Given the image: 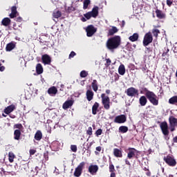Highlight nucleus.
<instances>
[{
	"instance_id": "obj_1",
	"label": "nucleus",
	"mask_w": 177,
	"mask_h": 177,
	"mask_svg": "<svg viewBox=\"0 0 177 177\" xmlns=\"http://www.w3.org/2000/svg\"><path fill=\"white\" fill-rule=\"evenodd\" d=\"M144 91L145 95H142L139 98V104L142 106H146L148 102V100L153 106H158L159 104V98L154 92L151 91L147 88H144L142 89Z\"/></svg>"
},
{
	"instance_id": "obj_2",
	"label": "nucleus",
	"mask_w": 177,
	"mask_h": 177,
	"mask_svg": "<svg viewBox=\"0 0 177 177\" xmlns=\"http://www.w3.org/2000/svg\"><path fill=\"white\" fill-rule=\"evenodd\" d=\"M120 45H121V37L120 35H115L106 41V48L111 51L118 49Z\"/></svg>"
},
{
	"instance_id": "obj_3",
	"label": "nucleus",
	"mask_w": 177,
	"mask_h": 177,
	"mask_svg": "<svg viewBox=\"0 0 177 177\" xmlns=\"http://www.w3.org/2000/svg\"><path fill=\"white\" fill-rule=\"evenodd\" d=\"M14 129H17L14 131V140H20V137L21 136V131L24 129L21 123H17L13 126Z\"/></svg>"
},
{
	"instance_id": "obj_4",
	"label": "nucleus",
	"mask_w": 177,
	"mask_h": 177,
	"mask_svg": "<svg viewBox=\"0 0 177 177\" xmlns=\"http://www.w3.org/2000/svg\"><path fill=\"white\" fill-rule=\"evenodd\" d=\"M98 14L99 8L97 7V6H95V7L93 8V10L91 11L86 12V14L84 15V17L86 18L87 20H89L91 17H97Z\"/></svg>"
},
{
	"instance_id": "obj_5",
	"label": "nucleus",
	"mask_w": 177,
	"mask_h": 177,
	"mask_svg": "<svg viewBox=\"0 0 177 177\" xmlns=\"http://www.w3.org/2000/svg\"><path fill=\"white\" fill-rule=\"evenodd\" d=\"M163 161L165 162V164L170 167H175L177 165L176 160L174 156L168 155L165 156L163 158Z\"/></svg>"
},
{
	"instance_id": "obj_6",
	"label": "nucleus",
	"mask_w": 177,
	"mask_h": 177,
	"mask_svg": "<svg viewBox=\"0 0 177 177\" xmlns=\"http://www.w3.org/2000/svg\"><path fill=\"white\" fill-rule=\"evenodd\" d=\"M102 104L104 105V109L105 110H109L111 108V100L109 96L106 95V94L101 95Z\"/></svg>"
},
{
	"instance_id": "obj_7",
	"label": "nucleus",
	"mask_w": 177,
	"mask_h": 177,
	"mask_svg": "<svg viewBox=\"0 0 177 177\" xmlns=\"http://www.w3.org/2000/svg\"><path fill=\"white\" fill-rule=\"evenodd\" d=\"M153 40V35L151 34V32H147L143 39V45L145 47L148 46L149 44H151Z\"/></svg>"
},
{
	"instance_id": "obj_8",
	"label": "nucleus",
	"mask_w": 177,
	"mask_h": 177,
	"mask_svg": "<svg viewBox=\"0 0 177 177\" xmlns=\"http://www.w3.org/2000/svg\"><path fill=\"white\" fill-rule=\"evenodd\" d=\"M86 165V162H82L79 164V165L75 168L74 176L75 177H80L82 176V173L83 172V169Z\"/></svg>"
},
{
	"instance_id": "obj_9",
	"label": "nucleus",
	"mask_w": 177,
	"mask_h": 177,
	"mask_svg": "<svg viewBox=\"0 0 177 177\" xmlns=\"http://www.w3.org/2000/svg\"><path fill=\"white\" fill-rule=\"evenodd\" d=\"M97 31V28H95L93 25H88L86 28V36L91 37Z\"/></svg>"
},
{
	"instance_id": "obj_10",
	"label": "nucleus",
	"mask_w": 177,
	"mask_h": 177,
	"mask_svg": "<svg viewBox=\"0 0 177 177\" xmlns=\"http://www.w3.org/2000/svg\"><path fill=\"white\" fill-rule=\"evenodd\" d=\"M125 93L128 95V97H136V95H138V90L133 88V86H131L125 90Z\"/></svg>"
},
{
	"instance_id": "obj_11",
	"label": "nucleus",
	"mask_w": 177,
	"mask_h": 177,
	"mask_svg": "<svg viewBox=\"0 0 177 177\" xmlns=\"http://www.w3.org/2000/svg\"><path fill=\"white\" fill-rule=\"evenodd\" d=\"M160 129L164 136H168L169 134L167 122H162L160 123Z\"/></svg>"
},
{
	"instance_id": "obj_12",
	"label": "nucleus",
	"mask_w": 177,
	"mask_h": 177,
	"mask_svg": "<svg viewBox=\"0 0 177 177\" xmlns=\"http://www.w3.org/2000/svg\"><path fill=\"white\" fill-rule=\"evenodd\" d=\"M52 59L49 55L45 54L41 55V62L44 65H50L51 64Z\"/></svg>"
},
{
	"instance_id": "obj_13",
	"label": "nucleus",
	"mask_w": 177,
	"mask_h": 177,
	"mask_svg": "<svg viewBox=\"0 0 177 177\" xmlns=\"http://www.w3.org/2000/svg\"><path fill=\"white\" fill-rule=\"evenodd\" d=\"M114 122L116 124H124L127 122V116L124 115H120L115 118Z\"/></svg>"
},
{
	"instance_id": "obj_14",
	"label": "nucleus",
	"mask_w": 177,
	"mask_h": 177,
	"mask_svg": "<svg viewBox=\"0 0 177 177\" xmlns=\"http://www.w3.org/2000/svg\"><path fill=\"white\" fill-rule=\"evenodd\" d=\"M155 13L158 19H165L167 15L165 12L159 10L158 7L156 8Z\"/></svg>"
},
{
	"instance_id": "obj_15",
	"label": "nucleus",
	"mask_w": 177,
	"mask_h": 177,
	"mask_svg": "<svg viewBox=\"0 0 177 177\" xmlns=\"http://www.w3.org/2000/svg\"><path fill=\"white\" fill-rule=\"evenodd\" d=\"M17 107L15 104H11L7 106V108L4 109L5 114L9 115L10 113L16 110Z\"/></svg>"
},
{
	"instance_id": "obj_16",
	"label": "nucleus",
	"mask_w": 177,
	"mask_h": 177,
	"mask_svg": "<svg viewBox=\"0 0 177 177\" xmlns=\"http://www.w3.org/2000/svg\"><path fill=\"white\" fill-rule=\"evenodd\" d=\"M73 104L74 101H73V100H68L64 103L62 108L64 110H67L68 109L71 108V106H73Z\"/></svg>"
},
{
	"instance_id": "obj_17",
	"label": "nucleus",
	"mask_w": 177,
	"mask_h": 177,
	"mask_svg": "<svg viewBox=\"0 0 177 177\" xmlns=\"http://www.w3.org/2000/svg\"><path fill=\"white\" fill-rule=\"evenodd\" d=\"M136 151H137V149H136L134 148H129L128 153H127V158L132 159L133 158H135Z\"/></svg>"
},
{
	"instance_id": "obj_18",
	"label": "nucleus",
	"mask_w": 177,
	"mask_h": 177,
	"mask_svg": "<svg viewBox=\"0 0 177 177\" xmlns=\"http://www.w3.org/2000/svg\"><path fill=\"white\" fill-rule=\"evenodd\" d=\"M119 29L115 26H112L111 28L109 29L108 36H114L115 34L118 33Z\"/></svg>"
},
{
	"instance_id": "obj_19",
	"label": "nucleus",
	"mask_w": 177,
	"mask_h": 177,
	"mask_svg": "<svg viewBox=\"0 0 177 177\" xmlns=\"http://www.w3.org/2000/svg\"><path fill=\"white\" fill-rule=\"evenodd\" d=\"M99 167L97 165H90L88 167V171L91 175L95 174L97 172Z\"/></svg>"
},
{
	"instance_id": "obj_20",
	"label": "nucleus",
	"mask_w": 177,
	"mask_h": 177,
	"mask_svg": "<svg viewBox=\"0 0 177 177\" xmlns=\"http://www.w3.org/2000/svg\"><path fill=\"white\" fill-rule=\"evenodd\" d=\"M86 96L87 98V101L91 102L93 99L94 93L92 91V90L88 89L86 92Z\"/></svg>"
},
{
	"instance_id": "obj_21",
	"label": "nucleus",
	"mask_w": 177,
	"mask_h": 177,
	"mask_svg": "<svg viewBox=\"0 0 177 177\" xmlns=\"http://www.w3.org/2000/svg\"><path fill=\"white\" fill-rule=\"evenodd\" d=\"M17 8L16 6H12L11 8V13L10 14V18H15L17 17Z\"/></svg>"
},
{
	"instance_id": "obj_22",
	"label": "nucleus",
	"mask_w": 177,
	"mask_h": 177,
	"mask_svg": "<svg viewBox=\"0 0 177 177\" xmlns=\"http://www.w3.org/2000/svg\"><path fill=\"white\" fill-rule=\"evenodd\" d=\"M11 24V20L9 17H5L1 21V26L8 27Z\"/></svg>"
},
{
	"instance_id": "obj_23",
	"label": "nucleus",
	"mask_w": 177,
	"mask_h": 177,
	"mask_svg": "<svg viewBox=\"0 0 177 177\" xmlns=\"http://www.w3.org/2000/svg\"><path fill=\"white\" fill-rule=\"evenodd\" d=\"M169 122L171 124V127H177V118H175L174 116H170V118H169Z\"/></svg>"
},
{
	"instance_id": "obj_24",
	"label": "nucleus",
	"mask_w": 177,
	"mask_h": 177,
	"mask_svg": "<svg viewBox=\"0 0 177 177\" xmlns=\"http://www.w3.org/2000/svg\"><path fill=\"white\" fill-rule=\"evenodd\" d=\"M113 155L115 158H122V150L117 148L114 149Z\"/></svg>"
},
{
	"instance_id": "obj_25",
	"label": "nucleus",
	"mask_w": 177,
	"mask_h": 177,
	"mask_svg": "<svg viewBox=\"0 0 177 177\" xmlns=\"http://www.w3.org/2000/svg\"><path fill=\"white\" fill-rule=\"evenodd\" d=\"M47 92L50 95H55L57 94V88L55 86H51L48 89Z\"/></svg>"
},
{
	"instance_id": "obj_26",
	"label": "nucleus",
	"mask_w": 177,
	"mask_h": 177,
	"mask_svg": "<svg viewBox=\"0 0 177 177\" xmlns=\"http://www.w3.org/2000/svg\"><path fill=\"white\" fill-rule=\"evenodd\" d=\"M15 47H16V43L12 41V42L8 43L6 50V51H11L14 50Z\"/></svg>"
},
{
	"instance_id": "obj_27",
	"label": "nucleus",
	"mask_w": 177,
	"mask_h": 177,
	"mask_svg": "<svg viewBox=\"0 0 177 177\" xmlns=\"http://www.w3.org/2000/svg\"><path fill=\"white\" fill-rule=\"evenodd\" d=\"M99 107H100V104L97 102H95L92 106V114L93 115L97 114V110H98Z\"/></svg>"
},
{
	"instance_id": "obj_28",
	"label": "nucleus",
	"mask_w": 177,
	"mask_h": 177,
	"mask_svg": "<svg viewBox=\"0 0 177 177\" xmlns=\"http://www.w3.org/2000/svg\"><path fill=\"white\" fill-rule=\"evenodd\" d=\"M91 87L93 88V91L97 92L98 90V82L97 80H93V82H91Z\"/></svg>"
},
{
	"instance_id": "obj_29",
	"label": "nucleus",
	"mask_w": 177,
	"mask_h": 177,
	"mask_svg": "<svg viewBox=\"0 0 177 177\" xmlns=\"http://www.w3.org/2000/svg\"><path fill=\"white\" fill-rule=\"evenodd\" d=\"M37 74L41 75L44 72V68L41 64H37L36 66Z\"/></svg>"
},
{
	"instance_id": "obj_30",
	"label": "nucleus",
	"mask_w": 177,
	"mask_h": 177,
	"mask_svg": "<svg viewBox=\"0 0 177 177\" xmlns=\"http://www.w3.org/2000/svg\"><path fill=\"white\" fill-rule=\"evenodd\" d=\"M34 138H35V140H37V141L41 140V138H42L41 131L40 130H37V131L36 132Z\"/></svg>"
},
{
	"instance_id": "obj_31",
	"label": "nucleus",
	"mask_w": 177,
	"mask_h": 177,
	"mask_svg": "<svg viewBox=\"0 0 177 177\" xmlns=\"http://www.w3.org/2000/svg\"><path fill=\"white\" fill-rule=\"evenodd\" d=\"M138 38H139V35L138 34V32H134L133 35L129 36V39L131 41H138Z\"/></svg>"
},
{
	"instance_id": "obj_32",
	"label": "nucleus",
	"mask_w": 177,
	"mask_h": 177,
	"mask_svg": "<svg viewBox=\"0 0 177 177\" xmlns=\"http://www.w3.org/2000/svg\"><path fill=\"white\" fill-rule=\"evenodd\" d=\"M62 16V12L59 10H54L53 12V17L56 18L58 19V18H60Z\"/></svg>"
},
{
	"instance_id": "obj_33",
	"label": "nucleus",
	"mask_w": 177,
	"mask_h": 177,
	"mask_svg": "<svg viewBox=\"0 0 177 177\" xmlns=\"http://www.w3.org/2000/svg\"><path fill=\"white\" fill-rule=\"evenodd\" d=\"M126 69L124 64L120 65L118 68V73L121 75H124L125 74Z\"/></svg>"
},
{
	"instance_id": "obj_34",
	"label": "nucleus",
	"mask_w": 177,
	"mask_h": 177,
	"mask_svg": "<svg viewBox=\"0 0 177 177\" xmlns=\"http://www.w3.org/2000/svg\"><path fill=\"white\" fill-rule=\"evenodd\" d=\"M169 104L174 105L177 104V95H174L171 97L170 99H169Z\"/></svg>"
},
{
	"instance_id": "obj_35",
	"label": "nucleus",
	"mask_w": 177,
	"mask_h": 177,
	"mask_svg": "<svg viewBox=\"0 0 177 177\" xmlns=\"http://www.w3.org/2000/svg\"><path fill=\"white\" fill-rule=\"evenodd\" d=\"M129 131V127L127 126H120L119 127V132L120 133H127V132Z\"/></svg>"
},
{
	"instance_id": "obj_36",
	"label": "nucleus",
	"mask_w": 177,
	"mask_h": 177,
	"mask_svg": "<svg viewBox=\"0 0 177 177\" xmlns=\"http://www.w3.org/2000/svg\"><path fill=\"white\" fill-rule=\"evenodd\" d=\"M16 158L15 153L13 152H9L8 153V160L10 162H13L15 158Z\"/></svg>"
},
{
	"instance_id": "obj_37",
	"label": "nucleus",
	"mask_w": 177,
	"mask_h": 177,
	"mask_svg": "<svg viewBox=\"0 0 177 177\" xmlns=\"http://www.w3.org/2000/svg\"><path fill=\"white\" fill-rule=\"evenodd\" d=\"M160 32L159 29H158L156 28L152 29L153 36L155 37L156 38L158 37V34H160Z\"/></svg>"
},
{
	"instance_id": "obj_38",
	"label": "nucleus",
	"mask_w": 177,
	"mask_h": 177,
	"mask_svg": "<svg viewBox=\"0 0 177 177\" xmlns=\"http://www.w3.org/2000/svg\"><path fill=\"white\" fill-rule=\"evenodd\" d=\"M89 4H91L90 0H84L83 2V9L84 10L88 9Z\"/></svg>"
},
{
	"instance_id": "obj_39",
	"label": "nucleus",
	"mask_w": 177,
	"mask_h": 177,
	"mask_svg": "<svg viewBox=\"0 0 177 177\" xmlns=\"http://www.w3.org/2000/svg\"><path fill=\"white\" fill-rule=\"evenodd\" d=\"M88 75V72H86V71H82L80 73V77L82 78H85L87 77Z\"/></svg>"
},
{
	"instance_id": "obj_40",
	"label": "nucleus",
	"mask_w": 177,
	"mask_h": 177,
	"mask_svg": "<svg viewBox=\"0 0 177 177\" xmlns=\"http://www.w3.org/2000/svg\"><path fill=\"white\" fill-rule=\"evenodd\" d=\"M116 171L115 167L112 162L109 163V172Z\"/></svg>"
},
{
	"instance_id": "obj_41",
	"label": "nucleus",
	"mask_w": 177,
	"mask_h": 177,
	"mask_svg": "<svg viewBox=\"0 0 177 177\" xmlns=\"http://www.w3.org/2000/svg\"><path fill=\"white\" fill-rule=\"evenodd\" d=\"M102 133H103V130L102 129H98L95 131V136H99L102 135Z\"/></svg>"
},
{
	"instance_id": "obj_42",
	"label": "nucleus",
	"mask_w": 177,
	"mask_h": 177,
	"mask_svg": "<svg viewBox=\"0 0 177 177\" xmlns=\"http://www.w3.org/2000/svg\"><path fill=\"white\" fill-rule=\"evenodd\" d=\"M86 134L88 136H92L93 131H92V127H88V129L86 131Z\"/></svg>"
},
{
	"instance_id": "obj_43",
	"label": "nucleus",
	"mask_w": 177,
	"mask_h": 177,
	"mask_svg": "<svg viewBox=\"0 0 177 177\" xmlns=\"http://www.w3.org/2000/svg\"><path fill=\"white\" fill-rule=\"evenodd\" d=\"M111 65V59L110 58L106 59V64H105V66L109 67Z\"/></svg>"
},
{
	"instance_id": "obj_44",
	"label": "nucleus",
	"mask_w": 177,
	"mask_h": 177,
	"mask_svg": "<svg viewBox=\"0 0 177 177\" xmlns=\"http://www.w3.org/2000/svg\"><path fill=\"white\" fill-rule=\"evenodd\" d=\"M140 153H141L140 151L136 150L134 158L136 159H138V158H139V156L140 155Z\"/></svg>"
},
{
	"instance_id": "obj_45",
	"label": "nucleus",
	"mask_w": 177,
	"mask_h": 177,
	"mask_svg": "<svg viewBox=\"0 0 177 177\" xmlns=\"http://www.w3.org/2000/svg\"><path fill=\"white\" fill-rule=\"evenodd\" d=\"M71 151L73 152H76L77 151V148L76 145H71Z\"/></svg>"
},
{
	"instance_id": "obj_46",
	"label": "nucleus",
	"mask_w": 177,
	"mask_h": 177,
	"mask_svg": "<svg viewBox=\"0 0 177 177\" xmlns=\"http://www.w3.org/2000/svg\"><path fill=\"white\" fill-rule=\"evenodd\" d=\"M44 159L46 160V161H48L49 160V156H48V151L44 153Z\"/></svg>"
},
{
	"instance_id": "obj_47",
	"label": "nucleus",
	"mask_w": 177,
	"mask_h": 177,
	"mask_svg": "<svg viewBox=\"0 0 177 177\" xmlns=\"http://www.w3.org/2000/svg\"><path fill=\"white\" fill-rule=\"evenodd\" d=\"M173 4V1L172 0H167V6L169 7H171Z\"/></svg>"
},
{
	"instance_id": "obj_48",
	"label": "nucleus",
	"mask_w": 177,
	"mask_h": 177,
	"mask_svg": "<svg viewBox=\"0 0 177 177\" xmlns=\"http://www.w3.org/2000/svg\"><path fill=\"white\" fill-rule=\"evenodd\" d=\"M75 56H76V53L74 51H72L69 55V58L70 59L73 58Z\"/></svg>"
},
{
	"instance_id": "obj_49",
	"label": "nucleus",
	"mask_w": 177,
	"mask_h": 177,
	"mask_svg": "<svg viewBox=\"0 0 177 177\" xmlns=\"http://www.w3.org/2000/svg\"><path fill=\"white\" fill-rule=\"evenodd\" d=\"M125 165L131 167V164L130 162V160H128V158L125 159Z\"/></svg>"
},
{
	"instance_id": "obj_50",
	"label": "nucleus",
	"mask_w": 177,
	"mask_h": 177,
	"mask_svg": "<svg viewBox=\"0 0 177 177\" xmlns=\"http://www.w3.org/2000/svg\"><path fill=\"white\" fill-rule=\"evenodd\" d=\"M29 152H30V155H35V153H36V150H35V149H30V150L29 151Z\"/></svg>"
},
{
	"instance_id": "obj_51",
	"label": "nucleus",
	"mask_w": 177,
	"mask_h": 177,
	"mask_svg": "<svg viewBox=\"0 0 177 177\" xmlns=\"http://www.w3.org/2000/svg\"><path fill=\"white\" fill-rule=\"evenodd\" d=\"M16 21H18L19 23H21V21H23V18L21 17H18L16 18Z\"/></svg>"
},
{
	"instance_id": "obj_52",
	"label": "nucleus",
	"mask_w": 177,
	"mask_h": 177,
	"mask_svg": "<svg viewBox=\"0 0 177 177\" xmlns=\"http://www.w3.org/2000/svg\"><path fill=\"white\" fill-rule=\"evenodd\" d=\"M120 80V75L118 74L115 75V81H118Z\"/></svg>"
},
{
	"instance_id": "obj_53",
	"label": "nucleus",
	"mask_w": 177,
	"mask_h": 177,
	"mask_svg": "<svg viewBox=\"0 0 177 177\" xmlns=\"http://www.w3.org/2000/svg\"><path fill=\"white\" fill-rule=\"evenodd\" d=\"M110 177H116L115 171L111 172Z\"/></svg>"
},
{
	"instance_id": "obj_54",
	"label": "nucleus",
	"mask_w": 177,
	"mask_h": 177,
	"mask_svg": "<svg viewBox=\"0 0 177 177\" xmlns=\"http://www.w3.org/2000/svg\"><path fill=\"white\" fill-rule=\"evenodd\" d=\"M95 150H96L97 151L100 152V151H102V147H100V146L96 147Z\"/></svg>"
},
{
	"instance_id": "obj_55",
	"label": "nucleus",
	"mask_w": 177,
	"mask_h": 177,
	"mask_svg": "<svg viewBox=\"0 0 177 177\" xmlns=\"http://www.w3.org/2000/svg\"><path fill=\"white\" fill-rule=\"evenodd\" d=\"M141 70H142L143 72H146L147 70V68L146 66H142V67L141 68Z\"/></svg>"
},
{
	"instance_id": "obj_56",
	"label": "nucleus",
	"mask_w": 177,
	"mask_h": 177,
	"mask_svg": "<svg viewBox=\"0 0 177 177\" xmlns=\"http://www.w3.org/2000/svg\"><path fill=\"white\" fill-rule=\"evenodd\" d=\"M3 71H5V66L1 65V66H0V71L3 72Z\"/></svg>"
},
{
	"instance_id": "obj_57",
	"label": "nucleus",
	"mask_w": 177,
	"mask_h": 177,
	"mask_svg": "<svg viewBox=\"0 0 177 177\" xmlns=\"http://www.w3.org/2000/svg\"><path fill=\"white\" fill-rule=\"evenodd\" d=\"M173 142H175V143H177V136L174 137Z\"/></svg>"
},
{
	"instance_id": "obj_58",
	"label": "nucleus",
	"mask_w": 177,
	"mask_h": 177,
	"mask_svg": "<svg viewBox=\"0 0 177 177\" xmlns=\"http://www.w3.org/2000/svg\"><path fill=\"white\" fill-rule=\"evenodd\" d=\"M106 93L107 95H109V94L111 93V90H110V89H106Z\"/></svg>"
},
{
	"instance_id": "obj_59",
	"label": "nucleus",
	"mask_w": 177,
	"mask_h": 177,
	"mask_svg": "<svg viewBox=\"0 0 177 177\" xmlns=\"http://www.w3.org/2000/svg\"><path fill=\"white\" fill-rule=\"evenodd\" d=\"M146 174H147V176H151V173L150 172V171H148Z\"/></svg>"
},
{
	"instance_id": "obj_60",
	"label": "nucleus",
	"mask_w": 177,
	"mask_h": 177,
	"mask_svg": "<svg viewBox=\"0 0 177 177\" xmlns=\"http://www.w3.org/2000/svg\"><path fill=\"white\" fill-rule=\"evenodd\" d=\"M167 52H163L162 56L165 57V56H167Z\"/></svg>"
},
{
	"instance_id": "obj_61",
	"label": "nucleus",
	"mask_w": 177,
	"mask_h": 177,
	"mask_svg": "<svg viewBox=\"0 0 177 177\" xmlns=\"http://www.w3.org/2000/svg\"><path fill=\"white\" fill-rule=\"evenodd\" d=\"M175 131V127H171V131Z\"/></svg>"
},
{
	"instance_id": "obj_62",
	"label": "nucleus",
	"mask_w": 177,
	"mask_h": 177,
	"mask_svg": "<svg viewBox=\"0 0 177 177\" xmlns=\"http://www.w3.org/2000/svg\"><path fill=\"white\" fill-rule=\"evenodd\" d=\"M81 20L82 21H86V18L85 17H82V19H81Z\"/></svg>"
},
{
	"instance_id": "obj_63",
	"label": "nucleus",
	"mask_w": 177,
	"mask_h": 177,
	"mask_svg": "<svg viewBox=\"0 0 177 177\" xmlns=\"http://www.w3.org/2000/svg\"><path fill=\"white\" fill-rule=\"evenodd\" d=\"M122 27H124L125 26V21H122Z\"/></svg>"
},
{
	"instance_id": "obj_64",
	"label": "nucleus",
	"mask_w": 177,
	"mask_h": 177,
	"mask_svg": "<svg viewBox=\"0 0 177 177\" xmlns=\"http://www.w3.org/2000/svg\"><path fill=\"white\" fill-rule=\"evenodd\" d=\"M174 50H176V52H177V44H176V46H174Z\"/></svg>"
}]
</instances>
